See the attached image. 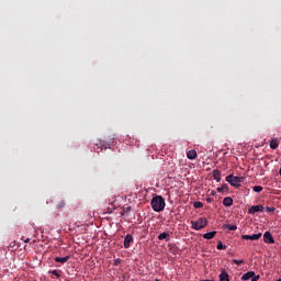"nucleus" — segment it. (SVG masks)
Returning <instances> with one entry per match:
<instances>
[{"mask_svg":"<svg viewBox=\"0 0 281 281\" xmlns=\"http://www.w3.org/2000/svg\"><path fill=\"white\" fill-rule=\"evenodd\" d=\"M150 205L154 212H164L166 210V200L161 195H156L151 199Z\"/></svg>","mask_w":281,"mask_h":281,"instance_id":"f257e3e1","label":"nucleus"},{"mask_svg":"<svg viewBox=\"0 0 281 281\" xmlns=\"http://www.w3.org/2000/svg\"><path fill=\"white\" fill-rule=\"evenodd\" d=\"M113 144H115V138H112L109 142L100 140L99 143L95 144L94 153H100L101 150H106V148H111V146H113Z\"/></svg>","mask_w":281,"mask_h":281,"instance_id":"f03ea898","label":"nucleus"},{"mask_svg":"<svg viewBox=\"0 0 281 281\" xmlns=\"http://www.w3.org/2000/svg\"><path fill=\"white\" fill-rule=\"evenodd\" d=\"M226 181L233 188H240V183H244L245 177H236L234 175H229V176L226 177Z\"/></svg>","mask_w":281,"mask_h":281,"instance_id":"7ed1b4c3","label":"nucleus"},{"mask_svg":"<svg viewBox=\"0 0 281 281\" xmlns=\"http://www.w3.org/2000/svg\"><path fill=\"white\" fill-rule=\"evenodd\" d=\"M192 227L195 229V232H200V229H203V227L207 226V218L200 217L198 221H191Z\"/></svg>","mask_w":281,"mask_h":281,"instance_id":"20e7f679","label":"nucleus"},{"mask_svg":"<svg viewBox=\"0 0 281 281\" xmlns=\"http://www.w3.org/2000/svg\"><path fill=\"white\" fill-rule=\"evenodd\" d=\"M262 237V233L252 234V235H241L243 240H259Z\"/></svg>","mask_w":281,"mask_h":281,"instance_id":"39448f33","label":"nucleus"},{"mask_svg":"<svg viewBox=\"0 0 281 281\" xmlns=\"http://www.w3.org/2000/svg\"><path fill=\"white\" fill-rule=\"evenodd\" d=\"M257 212H265V206L262 204L252 205L248 210V214H256Z\"/></svg>","mask_w":281,"mask_h":281,"instance_id":"423d86ee","label":"nucleus"},{"mask_svg":"<svg viewBox=\"0 0 281 281\" xmlns=\"http://www.w3.org/2000/svg\"><path fill=\"white\" fill-rule=\"evenodd\" d=\"M263 243H267V245H273V243H276V239H273V235H271L270 232L263 234Z\"/></svg>","mask_w":281,"mask_h":281,"instance_id":"0eeeda50","label":"nucleus"},{"mask_svg":"<svg viewBox=\"0 0 281 281\" xmlns=\"http://www.w3.org/2000/svg\"><path fill=\"white\" fill-rule=\"evenodd\" d=\"M133 235L127 234L124 238L123 245L125 249H128L131 247V243H133Z\"/></svg>","mask_w":281,"mask_h":281,"instance_id":"6e6552de","label":"nucleus"},{"mask_svg":"<svg viewBox=\"0 0 281 281\" xmlns=\"http://www.w3.org/2000/svg\"><path fill=\"white\" fill-rule=\"evenodd\" d=\"M223 205H225V207H232V205H234V199L231 196L224 198Z\"/></svg>","mask_w":281,"mask_h":281,"instance_id":"1a4fd4ad","label":"nucleus"},{"mask_svg":"<svg viewBox=\"0 0 281 281\" xmlns=\"http://www.w3.org/2000/svg\"><path fill=\"white\" fill-rule=\"evenodd\" d=\"M158 240H166V243H170V234L169 233H161L158 235Z\"/></svg>","mask_w":281,"mask_h":281,"instance_id":"9d476101","label":"nucleus"},{"mask_svg":"<svg viewBox=\"0 0 281 281\" xmlns=\"http://www.w3.org/2000/svg\"><path fill=\"white\" fill-rule=\"evenodd\" d=\"M278 146H280V140H278V138H272L270 140V148L277 150Z\"/></svg>","mask_w":281,"mask_h":281,"instance_id":"9b49d317","label":"nucleus"},{"mask_svg":"<svg viewBox=\"0 0 281 281\" xmlns=\"http://www.w3.org/2000/svg\"><path fill=\"white\" fill-rule=\"evenodd\" d=\"M69 258H71L70 256H66V257H56L55 258V262H60V265H65V262L69 261Z\"/></svg>","mask_w":281,"mask_h":281,"instance_id":"f8f14e48","label":"nucleus"},{"mask_svg":"<svg viewBox=\"0 0 281 281\" xmlns=\"http://www.w3.org/2000/svg\"><path fill=\"white\" fill-rule=\"evenodd\" d=\"M254 276H256V272H254V271H248V272H246V273L241 277V280H243V281L250 280V278H254Z\"/></svg>","mask_w":281,"mask_h":281,"instance_id":"ddd939ff","label":"nucleus"},{"mask_svg":"<svg viewBox=\"0 0 281 281\" xmlns=\"http://www.w3.org/2000/svg\"><path fill=\"white\" fill-rule=\"evenodd\" d=\"M213 179L221 183V171L218 169L213 170Z\"/></svg>","mask_w":281,"mask_h":281,"instance_id":"4468645a","label":"nucleus"},{"mask_svg":"<svg viewBox=\"0 0 281 281\" xmlns=\"http://www.w3.org/2000/svg\"><path fill=\"white\" fill-rule=\"evenodd\" d=\"M214 236H216V231L209 232V233L204 234L203 238H205V240H212V238H214Z\"/></svg>","mask_w":281,"mask_h":281,"instance_id":"2eb2a0df","label":"nucleus"},{"mask_svg":"<svg viewBox=\"0 0 281 281\" xmlns=\"http://www.w3.org/2000/svg\"><path fill=\"white\" fill-rule=\"evenodd\" d=\"M187 157H188V159H191V160L196 159V150H194V149L189 150L187 153Z\"/></svg>","mask_w":281,"mask_h":281,"instance_id":"dca6fc26","label":"nucleus"},{"mask_svg":"<svg viewBox=\"0 0 281 281\" xmlns=\"http://www.w3.org/2000/svg\"><path fill=\"white\" fill-rule=\"evenodd\" d=\"M220 281H229V274L223 270L220 274Z\"/></svg>","mask_w":281,"mask_h":281,"instance_id":"f3484780","label":"nucleus"},{"mask_svg":"<svg viewBox=\"0 0 281 281\" xmlns=\"http://www.w3.org/2000/svg\"><path fill=\"white\" fill-rule=\"evenodd\" d=\"M229 190V187L227 184H222V187L217 188V192H227Z\"/></svg>","mask_w":281,"mask_h":281,"instance_id":"a211bd4d","label":"nucleus"},{"mask_svg":"<svg viewBox=\"0 0 281 281\" xmlns=\"http://www.w3.org/2000/svg\"><path fill=\"white\" fill-rule=\"evenodd\" d=\"M226 229H229V232H236V231L238 229V226L227 224V225H226Z\"/></svg>","mask_w":281,"mask_h":281,"instance_id":"6ab92c4d","label":"nucleus"},{"mask_svg":"<svg viewBox=\"0 0 281 281\" xmlns=\"http://www.w3.org/2000/svg\"><path fill=\"white\" fill-rule=\"evenodd\" d=\"M193 207H195V210H201V207H203V202H194Z\"/></svg>","mask_w":281,"mask_h":281,"instance_id":"aec40b11","label":"nucleus"},{"mask_svg":"<svg viewBox=\"0 0 281 281\" xmlns=\"http://www.w3.org/2000/svg\"><path fill=\"white\" fill-rule=\"evenodd\" d=\"M48 273H50L52 276H55V278L58 280L60 278V273L58 272V270H52Z\"/></svg>","mask_w":281,"mask_h":281,"instance_id":"412c9836","label":"nucleus"},{"mask_svg":"<svg viewBox=\"0 0 281 281\" xmlns=\"http://www.w3.org/2000/svg\"><path fill=\"white\" fill-rule=\"evenodd\" d=\"M217 249H220V250L227 249V246L223 245V241H218Z\"/></svg>","mask_w":281,"mask_h":281,"instance_id":"4be33fe9","label":"nucleus"},{"mask_svg":"<svg viewBox=\"0 0 281 281\" xmlns=\"http://www.w3.org/2000/svg\"><path fill=\"white\" fill-rule=\"evenodd\" d=\"M254 192H262V187L261 186H255L252 188Z\"/></svg>","mask_w":281,"mask_h":281,"instance_id":"5701e85b","label":"nucleus"},{"mask_svg":"<svg viewBox=\"0 0 281 281\" xmlns=\"http://www.w3.org/2000/svg\"><path fill=\"white\" fill-rule=\"evenodd\" d=\"M120 265H122V259L117 258L114 260V267H119Z\"/></svg>","mask_w":281,"mask_h":281,"instance_id":"b1692460","label":"nucleus"},{"mask_svg":"<svg viewBox=\"0 0 281 281\" xmlns=\"http://www.w3.org/2000/svg\"><path fill=\"white\" fill-rule=\"evenodd\" d=\"M266 212H269V213L276 212V207H273V206H267V207H266Z\"/></svg>","mask_w":281,"mask_h":281,"instance_id":"393cba45","label":"nucleus"},{"mask_svg":"<svg viewBox=\"0 0 281 281\" xmlns=\"http://www.w3.org/2000/svg\"><path fill=\"white\" fill-rule=\"evenodd\" d=\"M232 262H234V265H243V262H245V260L233 259Z\"/></svg>","mask_w":281,"mask_h":281,"instance_id":"a878e982","label":"nucleus"},{"mask_svg":"<svg viewBox=\"0 0 281 281\" xmlns=\"http://www.w3.org/2000/svg\"><path fill=\"white\" fill-rule=\"evenodd\" d=\"M57 207L58 210H63V207H65V201H60Z\"/></svg>","mask_w":281,"mask_h":281,"instance_id":"bb28decb","label":"nucleus"},{"mask_svg":"<svg viewBox=\"0 0 281 281\" xmlns=\"http://www.w3.org/2000/svg\"><path fill=\"white\" fill-rule=\"evenodd\" d=\"M131 210H132V207H131V206H127V207L124 209V213H125V214H128V212H131Z\"/></svg>","mask_w":281,"mask_h":281,"instance_id":"cd10ccee","label":"nucleus"},{"mask_svg":"<svg viewBox=\"0 0 281 281\" xmlns=\"http://www.w3.org/2000/svg\"><path fill=\"white\" fill-rule=\"evenodd\" d=\"M252 280H255V281H259L260 280V274H255L254 277H252Z\"/></svg>","mask_w":281,"mask_h":281,"instance_id":"c85d7f7f","label":"nucleus"},{"mask_svg":"<svg viewBox=\"0 0 281 281\" xmlns=\"http://www.w3.org/2000/svg\"><path fill=\"white\" fill-rule=\"evenodd\" d=\"M206 201H207V203H212V201H214V199L207 198Z\"/></svg>","mask_w":281,"mask_h":281,"instance_id":"c756f323","label":"nucleus"},{"mask_svg":"<svg viewBox=\"0 0 281 281\" xmlns=\"http://www.w3.org/2000/svg\"><path fill=\"white\" fill-rule=\"evenodd\" d=\"M24 243H30V238H26V239L24 240Z\"/></svg>","mask_w":281,"mask_h":281,"instance_id":"7c9ffc66","label":"nucleus"},{"mask_svg":"<svg viewBox=\"0 0 281 281\" xmlns=\"http://www.w3.org/2000/svg\"><path fill=\"white\" fill-rule=\"evenodd\" d=\"M214 194H216L214 191H212V196H214Z\"/></svg>","mask_w":281,"mask_h":281,"instance_id":"2f4dec72","label":"nucleus"},{"mask_svg":"<svg viewBox=\"0 0 281 281\" xmlns=\"http://www.w3.org/2000/svg\"><path fill=\"white\" fill-rule=\"evenodd\" d=\"M155 281H159V279H155Z\"/></svg>","mask_w":281,"mask_h":281,"instance_id":"473e14b6","label":"nucleus"},{"mask_svg":"<svg viewBox=\"0 0 281 281\" xmlns=\"http://www.w3.org/2000/svg\"><path fill=\"white\" fill-rule=\"evenodd\" d=\"M277 281H281V279H278Z\"/></svg>","mask_w":281,"mask_h":281,"instance_id":"72a5a7b5","label":"nucleus"}]
</instances>
